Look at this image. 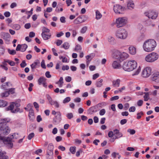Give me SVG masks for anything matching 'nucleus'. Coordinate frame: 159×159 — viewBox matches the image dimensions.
Listing matches in <instances>:
<instances>
[{"label": "nucleus", "mask_w": 159, "mask_h": 159, "mask_svg": "<svg viewBox=\"0 0 159 159\" xmlns=\"http://www.w3.org/2000/svg\"><path fill=\"white\" fill-rule=\"evenodd\" d=\"M127 32L124 29H122L117 30L115 33L116 37L121 39H125L128 36Z\"/></svg>", "instance_id": "6"}, {"label": "nucleus", "mask_w": 159, "mask_h": 159, "mask_svg": "<svg viewBox=\"0 0 159 159\" xmlns=\"http://www.w3.org/2000/svg\"><path fill=\"white\" fill-rule=\"evenodd\" d=\"M124 10V8L119 4H116L114 6L113 10L116 14H122Z\"/></svg>", "instance_id": "11"}, {"label": "nucleus", "mask_w": 159, "mask_h": 159, "mask_svg": "<svg viewBox=\"0 0 159 159\" xmlns=\"http://www.w3.org/2000/svg\"><path fill=\"white\" fill-rule=\"evenodd\" d=\"M81 49V46L80 45L77 44L75 46V50L76 52H80Z\"/></svg>", "instance_id": "39"}, {"label": "nucleus", "mask_w": 159, "mask_h": 159, "mask_svg": "<svg viewBox=\"0 0 159 159\" xmlns=\"http://www.w3.org/2000/svg\"><path fill=\"white\" fill-rule=\"evenodd\" d=\"M106 113V111L105 109H102L99 111V115L101 116L104 115Z\"/></svg>", "instance_id": "48"}, {"label": "nucleus", "mask_w": 159, "mask_h": 159, "mask_svg": "<svg viewBox=\"0 0 159 159\" xmlns=\"http://www.w3.org/2000/svg\"><path fill=\"white\" fill-rule=\"evenodd\" d=\"M25 27L26 29H29L31 27V25L30 23L26 24L25 25Z\"/></svg>", "instance_id": "63"}, {"label": "nucleus", "mask_w": 159, "mask_h": 159, "mask_svg": "<svg viewBox=\"0 0 159 159\" xmlns=\"http://www.w3.org/2000/svg\"><path fill=\"white\" fill-rule=\"evenodd\" d=\"M87 29V26H84L81 29L80 32L82 34H84L86 32Z\"/></svg>", "instance_id": "41"}, {"label": "nucleus", "mask_w": 159, "mask_h": 159, "mask_svg": "<svg viewBox=\"0 0 159 159\" xmlns=\"http://www.w3.org/2000/svg\"><path fill=\"white\" fill-rule=\"evenodd\" d=\"M70 47L69 43L67 42H65L61 46V48H64L65 49H68Z\"/></svg>", "instance_id": "26"}, {"label": "nucleus", "mask_w": 159, "mask_h": 159, "mask_svg": "<svg viewBox=\"0 0 159 159\" xmlns=\"http://www.w3.org/2000/svg\"><path fill=\"white\" fill-rule=\"evenodd\" d=\"M8 122L5 119H3L0 122V130L2 131V133L4 135L8 134L10 131L9 128L6 125V123Z\"/></svg>", "instance_id": "4"}, {"label": "nucleus", "mask_w": 159, "mask_h": 159, "mask_svg": "<svg viewBox=\"0 0 159 159\" xmlns=\"http://www.w3.org/2000/svg\"><path fill=\"white\" fill-rule=\"evenodd\" d=\"M145 16L152 19H155L157 16V14L154 11H149L145 13Z\"/></svg>", "instance_id": "12"}, {"label": "nucleus", "mask_w": 159, "mask_h": 159, "mask_svg": "<svg viewBox=\"0 0 159 159\" xmlns=\"http://www.w3.org/2000/svg\"><path fill=\"white\" fill-rule=\"evenodd\" d=\"M151 68L150 67H147L143 70L142 75L143 77H148L151 75Z\"/></svg>", "instance_id": "10"}, {"label": "nucleus", "mask_w": 159, "mask_h": 159, "mask_svg": "<svg viewBox=\"0 0 159 159\" xmlns=\"http://www.w3.org/2000/svg\"><path fill=\"white\" fill-rule=\"evenodd\" d=\"M62 41L61 40L58 39L56 43V44L57 46H60L62 43Z\"/></svg>", "instance_id": "57"}, {"label": "nucleus", "mask_w": 159, "mask_h": 159, "mask_svg": "<svg viewBox=\"0 0 159 159\" xmlns=\"http://www.w3.org/2000/svg\"><path fill=\"white\" fill-rule=\"evenodd\" d=\"M135 107L132 106L129 108V111L130 112H134L135 111Z\"/></svg>", "instance_id": "55"}, {"label": "nucleus", "mask_w": 159, "mask_h": 159, "mask_svg": "<svg viewBox=\"0 0 159 159\" xmlns=\"http://www.w3.org/2000/svg\"><path fill=\"white\" fill-rule=\"evenodd\" d=\"M61 114L60 111H57V115L53 119V123L55 125L59 124L61 120Z\"/></svg>", "instance_id": "14"}, {"label": "nucleus", "mask_w": 159, "mask_h": 159, "mask_svg": "<svg viewBox=\"0 0 159 159\" xmlns=\"http://www.w3.org/2000/svg\"><path fill=\"white\" fill-rule=\"evenodd\" d=\"M66 116L68 119H70L73 117V116L72 113H70L67 114Z\"/></svg>", "instance_id": "54"}, {"label": "nucleus", "mask_w": 159, "mask_h": 159, "mask_svg": "<svg viewBox=\"0 0 159 159\" xmlns=\"http://www.w3.org/2000/svg\"><path fill=\"white\" fill-rule=\"evenodd\" d=\"M29 118L31 119H32L34 117V111L32 108H31L29 110Z\"/></svg>", "instance_id": "28"}, {"label": "nucleus", "mask_w": 159, "mask_h": 159, "mask_svg": "<svg viewBox=\"0 0 159 159\" xmlns=\"http://www.w3.org/2000/svg\"><path fill=\"white\" fill-rule=\"evenodd\" d=\"M20 105L19 103L12 102L10 105L7 108V110H11V112L13 113H16L18 112H21L22 111H20V108H18L20 107Z\"/></svg>", "instance_id": "7"}, {"label": "nucleus", "mask_w": 159, "mask_h": 159, "mask_svg": "<svg viewBox=\"0 0 159 159\" xmlns=\"http://www.w3.org/2000/svg\"><path fill=\"white\" fill-rule=\"evenodd\" d=\"M127 7L129 10L133 9L134 7V4L132 0H129L127 2Z\"/></svg>", "instance_id": "16"}, {"label": "nucleus", "mask_w": 159, "mask_h": 159, "mask_svg": "<svg viewBox=\"0 0 159 159\" xmlns=\"http://www.w3.org/2000/svg\"><path fill=\"white\" fill-rule=\"evenodd\" d=\"M46 97L49 103L51 105H53L54 104L56 101H53L50 96L48 94H47L46 95Z\"/></svg>", "instance_id": "22"}, {"label": "nucleus", "mask_w": 159, "mask_h": 159, "mask_svg": "<svg viewBox=\"0 0 159 159\" xmlns=\"http://www.w3.org/2000/svg\"><path fill=\"white\" fill-rule=\"evenodd\" d=\"M145 95L143 97L144 101H147L149 99V94L148 93L145 92L144 93Z\"/></svg>", "instance_id": "35"}, {"label": "nucleus", "mask_w": 159, "mask_h": 159, "mask_svg": "<svg viewBox=\"0 0 159 159\" xmlns=\"http://www.w3.org/2000/svg\"><path fill=\"white\" fill-rule=\"evenodd\" d=\"M137 66V63L136 61L132 60L127 62L124 63L123 65V68L125 71H130L136 68Z\"/></svg>", "instance_id": "2"}, {"label": "nucleus", "mask_w": 159, "mask_h": 159, "mask_svg": "<svg viewBox=\"0 0 159 159\" xmlns=\"http://www.w3.org/2000/svg\"><path fill=\"white\" fill-rule=\"evenodd\" d=\"M11 139L9 138H4L1 137L0 134V146H1L4 143L6 144L9 148H11L13 146V143L11 142Z\"/></svg>", "instance_id": "8"}, {"label": "nucleus", "mask_w": 159, "mask_h": 159, "mask_svg": "<svg viewBox=\"0 0 159 159\" xmlns=\"http://www.w3.org/2000/svg\"><path fill=\"white\" fill-rule=\"evenodd\" d=\"M129 53L132 55H134L136 53V50L135 47L133 46H130L129 48Z\"/></svg>", "instance_id": "19"}, {"label": "nucleus", "mask_w": 159, "mask_h": 159, "mask_svg": "<svg viewBox=\"0 0 159 159\" xmlns=\"http://www.w3.org/2000/svg\"><path fill=\"white\" fill-rule=\"evenodd\" d=\"M28 47V46L25 44H23L21 45V52L25 51Z\"/></svg>", "instance_id": "40"}, {"label": "nucleus", "mask_w": 159, "mask_h": 159, "mask_svg": "<svg viewBox=\"0 0 159 159\" xmlns=\"http://www.w3.org/2000/svg\"><path fill=\"white\" fill-rule=\"evenodd\" d=\"M99 75L98 73H96L94 74L93 76V79L94 80L96 79L99 76Z\"/></svg>", "instance_id": "59"}, {"label": "nucleus", "mask_w": 159, "mask_h": 159, "mask_svg": "<svg viewBox=\"0 0 159 159\" xmlns=\"http://www.w3.org/2000/svg\"><path fill=\"white\" fill-rule=\"evenodd\" d=\"M1 37L7 42H9L10 41L11 36L8 33L4 32H2L1 33Z\"/></svg>", "instance_id": "13"}, {"label": "nucleus", "mask_w": 159, "mask_h": 159, "mask_svg": "<svg viewBox=\"0 0 159 159\" xmlns=\"http://www.w3.org/2000/svg\"><path fill=\"white\" fill-rule=\"evenodd\" d=\"M129 57V55L126 52H121L118 50L115 51L113 57L116 59L119 60L120 62L126 59Z\"/></svg>", "instance_id": "3"}, {"label": "nucleus", "mask_w": 159, "mask_h": 159, "mask_svg": "<svg viewBox=\"0 0 159 159\" xmlns=\"http://www.w3.org/2000/svg\"><path fill=\"white\" fill-rule=\"evenodd\" d=\"M10 84L9 82H7L3 84L2 86V88L5 90L7 89L9 87V84Z\"/></svg>", "instance_id": "29"}, {"label": "nucleus", "mask_w": 159, "mask_h": 159, "mask_svg": "<svg viewBox=\"0 0 159 159\" xmlns=\"http://www.w3.org/2000/svg\"><path fill=\"white\" fill-rule=\"evenodd\" d=\"M102 16V15L100 12L98 10L96 12V19L97 20L100 19Z\"/></svg>", "instance_id": "32"}, {"label": "nucleus", "mask_w": 159, "mask_h": 159, "mask_svg": "<svg viewBox=\"0 0 159 159\" xmlns=\"http://www.w3.org/2000/svg\"><path fill=\"white\" fill-rule=\"evenodd\" d=\"M7 102L5 101L2 100H0V107H5L7 105Z\"/></svg>", "instance_id": "34"}, {"label": "nucleus", "mask_w": 159, "mask_h": 159, "mask_svg": "<svg viewBox=\"0 0 159 159\" xmlns=\"http://www.w3.org/2000/svg\"><path fill=\"white\" fill-rule=\"evenodd\" d=\"M9 92L8 91H6L4 93H2L1 94V96L2 98L7 97L9 96Z\"/></svg>", "instance_id": "38"}, {"label": "nucleus", "mask_w": 159, "mask_h": 159, "mask_svg": "<svg viewBox=\"0 0 159 159\" xmlns=\"http://www.w3.org/2000/svg\"><path fill=\"white\" fill-rule=\"evenodd\" d=\"M96 107H91L89 110L88 112L89 114H92L93 113L96 112L97 111L95 110Z\"/></svg>", "instance_id": "25"}, {"label": "nucleus", "mask_w": 159, "mask_h": 159, "mask_svg": "<svg viewBox=\"0 0 159 159\" xmlns=\"http://www.w3.org/2000/svg\"><path fill=\"white\" fill-rule=\"evenodd\" d=\"M112 66L115 69H120L121 67L120 63L116 61H114L112 64Z\"/></svg>", "instance_id": "17"}, {"label": "nucleus", "mask_w": 159, "mask_h": 159, "mask_svg": "<svg viewBox=\"0 0 159 159\" xmlns=\"http://www.w3.org/2000/svg\"><path fill=\"white\" fill-rule=\"evenodd\" d=\"M103 80L101 79L99 81H97L95 84V85L97 87H100L102 85V82Z\"/></svg>", "instance_id": "33"}, {"label": "nucleus", "mask_w": 159, "mask_h": 159, "mask_svg": "<svg viewBox=\"0 0 159 159\" xmlns=\"http://www.w3.org/2000/svg\"><path fill=\"white\" fill-rule=\"evenodd\" d=\"M6 152L0 150V159H8V157L6 156Z\"/></svg>", "instance_id": "23"}, {"label": "nucleus", "mask_w": 159, "mask_h": 159, "mask_svg": "<svg viewBox=\"0 0 159 159\" xmlns=\"http://www.w3.org/2000/svg\"><path fill=\"white\" fill-rule=\"evenodd\" d=\"M145 36V35L143 34H141L139 38V40L141 41L143 39H144Z\"/></svg>", "instance_id": "56"}, {"label": "nucleus", "mask_w": 159, "mask_h": 159, "mask_svg": "<svg viewBox=\"0 0 159 159\" xmlns=\"http://www.w3.org/2000/svg\"><path fill=\"white\" fill-rule=\"evenodd\" d=\"M127 19L125 17H119L116 19V25L118 28L122 27L126 24Z\"/></svg>", "instance_id": "9"}, {"label": "nucleus", "mask_w": 159, "mask_h": 159, "mask_svg": "<svg viewBox=\"0 0 159 159\" xmlns=\"http://www.w3.org/2000/svg\"><path fill=\"white\" fill-rule=\"evenodd\" d=\"M5 52L4 48L1 46H0V54L3 55Z\"/></svg>", "instance_id": "52"}, {"label": "nucleus", "mask_w": 159, "mask_h": 159, "mask_svg": "<svg viewBox=\"0 0 159 159\" xmlns=\"http://www.w3.org/2000/svg\"><path fill=\"white\" fill-rule=\"evenodd\" d=\"M43 32L44 33L45 32H50V30L44 27L42 30Z\"/></svg>", "instance_id": "60"}, {"label": "nucleus", "mask_w": 159, "mask_h": 159, "mask_svg": "<svg viewBox=\"0 0 159 159\" xmlns=\"http://www.w3.org/2000/svg\"><path fill=\"white\" fill-rule=\"evenodd\" d=\"M143 111H141L140 112L138 113H137V119H140L141 117V115H143Z\"/></svg>", "instance_id": "49"}, {"label": "nucleus", "mask_w": 159, "mask_h": 159, "mask_svg": "<svg viewBox=\"0 0 159 159\" xmlns=\"http://www.w3.org/2000/svg\"><path fill=\"white\" fill-rule=\"evenodd\" d=\"M8 53L11 55H14L16 53V52L15 50H11L10 49H8Z\"/></svg>", "instance_id": "45"}, {"label": "nucleus", "mask_w": 159, "mask_h": 159, "mask_svg": "<svg viewBox=\"0 0 159 159\" xmlns=\"http://www.w3.org/2000/svg\"><path fill=\"white\" fill-rule=\"evenodd\" d=\"M42 36L43 39L45 40H47L49 39L51 37V35L46 34L43 32H42Z\"/></svg>", "instance_id": "30"}, {"label": "nucleus", "mask_w": 159, "mask_h": 159, "mask_svg": "<svg viewBox=\"0 0 159 159\" xmlns=\"http://www.w3.org/2000/svg\"><path fill=\"white\" fill-rule=\"evenodd\" d=\"M127 131L130 134L133 135L135 134L136 131L134 129H128Z\"/></svg>", "instance_id": "43"}, {"label": "nucleus", "mask_w": 159, "mask_h": 159, "mask_svg": "<svg viewBox=\"0 0 159 159\" xmlns=\"http://www.w3.org/2000/svg\"><path fill=\"white\" fill-rule=\"evenodd\" d=\"M34 107L36 109V110L38 111L39 108V104L36 102H34Z\"/></svg>", "instance_id": "58"}, {"label": "nucleus", "mask_w": 159, "mask_h": 159, "mask_svg": "<svg viewBox=\"0 0 159 159\" xmlns=\"http://www.w3.org/2000/svg\"><path fill=\"white\" fill-rule=\"evenodd\" d=\"M157 45L156 42L153 39L146 40L143 44V49L146 52L153 51Z\"/></svg>", "instance_id": "1"}, {"label": "nucleus", "mask_w": 159, "mask_h": 159, "mask_svg": "<svg viewBox=\"0 0 159 159\" xmlns=\"http://www.w3.org/2000/svg\"><path fill=\"white\" fill-rule=\"evenodd\" d=\"M54 149L53 145L52 143L49 144L48 147V150L47 151L49 152H53Z\"/></svg>", "instance_id": "31"}, {"label": "nucleus", "mask_w": 159, "mask_h": 159, "mask_svg": "<svg viewBox=\"0 0 159 159\" xmlns=\"http://www.w3.org/2000/svg\"><path fill=\"white\" fill-rule=\"evenodd\" d=\"M159 55L157 53L152 52L147 55L145 60L147 62L152 63L157 61Z\"/></svg>", "instance_id": "5"}, {"label": "nucleus", "mask_w": 159, "mask_h": 159, "mask_svg": "<svg viewBox=\"0 0 159 159\" xmlns=\"http://www.w3.org/2000/svg\"><path fill=\"white\" fill-rule=\"evenodd\" d=\"M27 65V64L25 62V60H23L22 63L20 64L21 67L22 68L25 67Z\"/></svg>", "instance_id": "51"}, {"label": "nucleus", "mask_w": 159, "mask_h": 159, "mask_svg": "<svg viewBox=\"0 0 159 159\" xmlns=\"http://www.w3.org/2000/svg\"><path fill=\"white\" fill-rule=\"evenodd\" d=\"M53 152L47 151L46 157L47 159H52L53 157Z\"/></svg>", "instance_id": "24"}, {"label": "nucleus", "mask_w": 159, "mask_h": 159, "mask_svg": "<svg viewBox=\"0 0 159 159\" xmlns=\"http://www.w3.org/2000/svg\"><path fill=\"white\" fill-rule=\"evenodd\" d=\"M120 80L119 79L113 80L112 81V85L114 87H118L120 86Z\"/></svg>", "instance_id": "21"}, {"label": "nucleus", "mask_w": 159, "mask_h": 159, "mask_svg": "<svg viewBox=\"0 0 159 159\" xmlns=\"http://www.w3.org/2000/svg\"><path fill=\"white\" fill-rule=\"evenodd\" d=\"M40 63V61L39 60H36L30 66L32 68V71H33V70L36 68V67L37 66H39Z\"/></svg>", "instance_id": "18"}, {"label": "nucleus", "mask_w": 159, "mask_h": 159, "mask_svg": "<svg viewBox=\"0 0 159 159\" xmlns=\"http://www.w3.org/2000/svg\"><path fill=\"white\" fill-rule=\"evenodd\" d=\"M12 137H11V138H10V137H9V138L11 139V142L12 143V139H14V138H15V139H17L19 137L18 134H17V133H14L13 135H12Z\"/></svg>", "instance_id": "46"}, {"label": "nucleus", "mask_w": 159, "mask_h": 159, "mask_svg": "<svg viewBox=\"0 0 159 159\" xmlns=\"http://www.w3.org/2000/svg\"><path fill=\"white\" fill-rule=\"evenodd\" d=\"M34 136V134L33 133L30 134L28 136V139L29 140L31 139Z\"/></svg>", "instance_id": "50"}, {"label": "nucleus", "mask_w": 159, "mask_h": 159, "mask_svg": "<svg viewBox=\"0 0 159 159\" xmlns=\"http://www.w3.org/2000/svg\"><path fill=\"white\" fill-rule=\"evenodd\" d=\"M119 98V97L118 96H116L112 97L111 98V101H114L118 100Z\"/></svg>", "instance_id": "62"}, {"label": "nucleus", "mask_w": 159, "mask_h": 159, "mask_svg": "<svg viewBox=\"0 0 159 159\" xmlns=\"http://www.w3.org/2000/svg\"><path fill=\"white\" fill-rule=\"evenodd\" d=\"M117 135L115 137V139H117L120 138H121L123 136V134H122L119 132L118 134H117Z\"/></svg>", "instance_id": "53"}, {"label": "nucleus", "mask_w": 159, "mask_h": 159, "mask_svg": "<svg viewBox=\"0 0 159 159\" xmlns=\"http://www.w3.org/2000/svg\"><path fill=\"white\" fill-rule=\"evenodd\" d=\"M46 79L43 77H41L38 80V84L39 85H41L42 84L46 81Z\"/></svg>", "instance_id": "27"}, {"label": "nucleus", "mask_w": 159, "mask_h": 159, "mask_svg": "<svg viewBox=\"0 0 159 159\" xmlns=\"http://www.w3.org/2000/svg\"><path fill=\"white\" fill-rule=\"evenodd\" d=\"M152 80L157 82H159V73L156 72L153 74L151 78Z\"/></svg>", "instance_id": "15"}, {"label": "nucleus", "mask_w": 159, "mask_h": 159, "mask_svg": "<svg viewBox=\"0 0 159 159\" xmlns=\"http://www.w3.org/2000/svg\"><path fill=\"white\" fill-rule=\"evenodd\" d=\"M80 18L78 17L74 20V23L75 24H78L79 23H81L82 22L80 21Z\"/></svg>", "instance_id": "47"}, {"label": "nucleus", "mask_w": 159, "mask_h": 159, "mask_svg": "<svg viewBox=\"0 0 159 159\" xmlns=\"http://www.w3.org/2000/svg\"><path fill=\"white\" fill-rule=\"evenodd\" d=\"M13 28L16 30H19L21 28V26L18 24H14L13 26Z\"/></svg>", "instance_id": "37"}, {"label": "nucleus", "mask_w": 159, "mask_h": 159, "mask_svg": "<svg viewBox=\"0 0 159 159\" xmlns=\"http://www.w3.org/2000/svg\"><path fill=\"white\" fill-rule=\"evenodd\" d=\"M141 70V67L140 66L139 67L137 70L134 73H133L132 75L133 76L137 75L139 74Z\"/></svg>", "instance_id": "42"}, {"label": "nucleus", "mask_w": 159, "mask_h": 159, "mask_svg": "<svg viewBox=\"0 0 159 159\" xmlns=\"http://www.w3.org/2000/svg\"><path fill=\"white\" fill-rule=\"evenodd\" d=\"M56 139L57 142H59L62 140V138L60 136H57L56 137Z\"/></svg>", "instance_id": "64"}, {"label": "nucleus", "mask_w": 159, "mask_h": 159, "mask_svg": "<svg viewBox=\"0 0 159 159\" xmlns=\"http://www.w3.org/2000/svg\"><path fill=\"white\" fill-rule=\"evenodd\" d=\"M60 20L61 23H65L66 22V18L64 16H62L60 18Z\"/></svg>", "instance_id": "61"}, {"label": "nucleus", "mask_w": 159, "mask_h": 159, "mask_svg": "<svg viewBox=\"0 0 159 159\" xmlns=\"http://www.w3.org/2000/svg\"><path fill=\"white\" fill-rule=\"evenodd\" d=\"M70 97H67L63 100V103L64 104L68 103L70 101Z\"/></svg>", "instance_id": "44"}, {"label": "nucleus", "mask_w": 159, "mask_h": 159, "mask_svg": "<svg viewBox=\"0 0 159 159\" xmlns=\"http://www.w3.org/2000/svg\"><path fill=\"white\" fill-rule=\"evenodd\" d=\"M75 147H71L70 148V151L72 154H75L76 152Z\"/></svg>", "instance_id": "36"}, {"label": "nucleus", "mask_w": 159, "mask_h": 159, "mask_svg": "<svg viewBox=\"0 0 159 159\" xmlns=\"http://www.w3.org/2000/svg\"><path fill=\"white\" fill-rule=\"evenodd\" d=\"M108 41L111 44H114L115 43V39L114 37L109 36L107 38Z\"/></svg>", "instance_id": "20"}]
</instances>
